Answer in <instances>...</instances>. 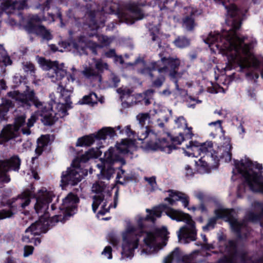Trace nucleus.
Listing matches in <instances>:
<instances>
[{
  "mask_svg": "<svg viewBox=\"0 0 263 263\" xmlns=\"http://www.w3.org/2000/svg\"><path fill=\"white\" fill-rule=\"evenodd\" d=\"M214 1L218 4H222L227 10L226 22L229 28H226V32L222 34L211 32L208 36H202L203 41L210 47L214 45L220 51L227 54L230 69L237 65L242 71L250 67L258 69L261 66L260 74L263 79V64H261L252 53V49L257 44L256 39L248 40V36L237 32L241 26L247 10L239 8L224 0Z\"/></svg>",
  "mask_w": 263,
  "mask_h": 263,
  "instance_id": "obj_1",
  "label": "nucleus"
},
{
  "mask_svg": "<svg viewBox=\"0 0 263 263\" xmlns=\"http://www.w3.org/2000/svg\"><path fill=\"white\" fill-rule=\"evenodd\" d=\"M168 231H123L121 234L111 231L107 241L114 247L119 246L122 237L121 259H132L139 245L143 248L141 253L155 254L166 245Z\"/></svg>",
  "mask_w": 263,
  "mask_h": 263,
  "instance_id": "obj_2",
  "label": "nucleus"
},
{
  "mask_svg": "<svg viewBox=\"0 0 263 263\" xmlns=\"http://www.w3.org/2000/svg\"><path fill=\"white\" fill-rule=\"evenodd\" d=\"M9 97L14 100L18 107L25 109H29L34 105L39 110L41 120L44 125L51 126L60 118H63L68 114L67 108H71V105H68L65 102L59 103L57 105L58 112L55 113L52 109L50 103L45 104L39 99L33 89L27 86L25 90L21 92L18 90L10 91L7 93Z\"/></svg>",
  "mask_w": 263,
  "mask_h": 263,
  "instance_id": "obj_3",
  "label": "nucleus"
},
{
  "mask_svg": "<svg viewBox=\"0 0 263 263\" xmlns=\"http://www.w3.org/2000/svg\"><path fill=\"white\" fill-rule=\"evenodd\" d=\"M165 210H167L166 215L172 219L186 223L187 227L183 226L179 230H196L195 223L190 215L169 208L167 205L164 203L154 206L152 209H146L147 215L145 216L137 215L135 218V226L129 220H126L125 230H167L166 227L160 228L156 224V219L161 217L162 212Z\"/></svg>",
  "mask_w": 263,
  "mask_h": 263,
  "instance_id": "obj_4",
  "label": "nucleus"
},
{
  "mask_svg": "<svg viewBox=\"0 0 263 263\" xmlns=\"http://www.w3.org/2000/svg\"><path fill=\"white\" fill-rule=\"evenodd\" d=\"M234 162L238 173L241 174L245 179V182L238 186V194L241 192V189L245 187V183L247 184L250 190L253 192L263 194V176L259 175L253 170L254 168L258 170H262V165L259 163L254 164L248 158H246L245 160L242 159L240 161L234 160ZM258 204L260 212L258 214L255 213L257 217L253 220V223H259L263 229V202L258 203Z\"/></svg>",
  "mask_w": 263,
  "mask_h": 263,
  "instance_id": "obj_5",
  "label": "nucleus"
},
{
  "mask_svg": "<svg viewBox=\"0 0 263 263\" xmlns=\"http://www.w3.org/2000/svg\"><path fill=\"white\" fill-rule=\"evenodd\" d=\"M40 64L44 70H48L47 75L49 78L59 81L57 92L60 94V97L63 99L64 102L67 105H70L72 104L70 101V95L72 91L71 87H69L68 83L70 81L69 78L73 82L74 78L71 74L67 75V70L64 68V63L59 64L58 62L51 61L41 58L40 60Z\"/></svg>",
  "mask_w": 263,
  "mask_h": 263,
  "instance_id": "obj_6",
  "label": "nucleus"
},
{
  "mask_svg": "<svg viewBox=\"0 0 263 263\" xmlns=\"http://www.w3.org/2000/svg\"><path fill=\"white\" fill-rule=\"evenodd\" d=\"M101 147V146L91 148L76 158L71 166L62 174L61 186L63 187L69 185H76L82 180L84 176L87 175V170L82 168L80 163H85L91 158L100 156L102 153L100 149Z\"/></svg>",
  "mask_w": 263,
  "mask_h": 263,
  "instance_id": "obj_7",
  "label": "nucleus"
},
{
  "mask_svg": "<svg viewBox=\"0 0 263 263\" xmlns=\"http://www.w3.org/2000/svg\"><path fill=\"white\" fill-rule=\"evenodd\" d=\"M234 209L218 208L214 210L215 216L210 218L205 226L203 227V230L214 228L218 219H222L229 222L232 230H241L247 228L250 222H253L257 216L252 212L248 213L243 219L239 220L234 216Z\"/></svg>",
  "mask_w": 263,
  "mask_h": 263,
  "instance_id": "obj_8",
  "label": "nucleus"
},
{
  "mask_svg": "<svg viewBox=\"0 0 263 263\" xmlns=\"http://www.w3.org/2000/svg\"><path fill=\"white\" fill-rule=\"evenodd\" d=\"M51 199L43 195L36 198L34 209L36 213L40 216V219L33 223L26 230H48L52 222L49 220V215L47 211Z\"/></svg>",
  "mask_w": 263,
  "mask_h": 263,
  "instance_id": "obj_9",
  "label": "nucleus"
},
{
  "mask_svg": "<svg viewBox=\"0 0 263 263\" xmlns=\"http://www.w3.org/2000/svg\"><path fill=\"white\" fill-rule=\"evenodd\" d=\"M213 143L211 141L201 143L198 151L199 155L203 154L202 158L207 157L211 158L215 163H217L220 158L224 159L225 161L229 162L231 161L232 159V153L231 152L232 148L230 140L228 139H224V142L222 145L219 147L217 152L213 151Z\"/></svg>",
  "mask_w": 263,
  "mask_h": 263,
  "instance_id": "obj_10",
  "label": "nucleus"
},
{
  "mask_svg": "<svg viewBox=\"0 0 263 263\" xmlns=\"http://www.w3.org/2000/svg\"><path fill=\"white\" fill-rule=\"evenodd\" d=\"M108 13L116 14L119 18L131 24L135 21L141 20L144 17L141 9L135 3L126 4L123 8H120L118 4H114L109 7Z\"/></svg>",
  "mask_w": 263,
  "mask_h": 263,
  "instance_id": "obj_11",
  "label": "nucleus"
},
{
  "mask_svg": "<svg viewBox=\"0 0 263 263\" xmlns=\"http://www.w3.org/2000/svg\"><path fill=\"white\" fill-rule=\"evenodd\" d=\"M100 160L103 165L101 172L104 178L110 179L115 173L116 169L121 170L122 174H125V172L122 167L126 164V161L117 157L113 149H108L105 152L104 157Z\"/></svg>",
  "mask_w": 263,
  "mask_h": 263,
  "instance_id": "obj_12",
  "label": "nucleus"
},
{
  "mask_svg": "<svg viewBox=\"0 0 263 263\" xmlns=\"http://www.w3.org/2000/svg\"><path fill=\"white\" fill-rule=\"evenodd\" d=\"M34 195L29 190H26L16 198H13L7 201V204L10 210H2L0 211V220L11 217L13 215L12 211H22L28 206L31 201V198Z\"/></svg>",
  "mask_w": 263,
  "mask_h": 263,
  "instance_id": "obj_13",
  "label": "nucleus"
},
{
  "mask_svg": "<svg viewBox=\"0 0 263 263\" xmlns=\"http://www.w3.org/2000/svg\"><path fill=\"white\" fill-rule=\"evenodd\" d=\"M119 130L120 134H123L124 130L121 129V126H117L115 128L110 127H104L99 130L97 133L85 136L78 139L76 143L77 146H88L92 144L95 141L105 140L107 136L110 138L116 135L115 129Z\"/></svg>",
  "mask_w": 263,
  "mask_h": 263,
  "instance_id": "obj_14",
  "label": "nucleus"
},
{
  "mask_svg": "<svg viewBox=\"0 0 263 263\" xmlns=\"http://www.w3.org/2000/svg\"><path fill=\"white\" fill-rule=\"evenodd\" d=\"M161 62L165 67L166 72L169 71V77L172 81L179 79L182 77V72H179L178 70L181 65L180 60L177 56H171L164 53H159Z\"/></svg>",
  "mask_w": 263,
  "mask_h": 263,
  "instance_id": "obj_15",
  "label": "nucleus"
},
{
  "mask_svg": "<svg viewBox=\"0 0 263 263\" xmlns=\"http://www.w3.org/2000/svg\"><path fill=\"white\" fill-rule=\"evenodd\" d=\"M79 201L78 197L72 193H69L63 199V203L60 209L63 211V216L58 215L57 217V221H61L64 222L70 217L75 213L77 210V203Z\"/></svg>",
  "mask_w": 263,
  "mask_h": 263,
  "instance_id": "obj_16",
  "label": "nucleus"
},
{
  "mask_svg": "<svg viewBox=\"0 0 263 263\" xmlns=\"http://www.w3.org/2000/svg\"><path fill=\"white\" fill-rule=\"evenodd\" d=\"M26 116L22 115L15 118L14 125H8L0 133V144L7 142L17 136L18 131L25 123Z\"/></svg>",
  "mask_w": 263,
  "mask_h": 263,
  "instance_id": "obj_17",
  "label": "nucleus"
},
{
  "mask_svg": "<svg viewBox=\"0 0 263 263\" xmlns=\"http://www.w3.org/2000/svg\"><path fill=\"white\" fill-rule=\"evenodd\" d=\"M21 159L17 156H14L6 161H0V180L8 183L10 181L9 176L7 172L10 170L18 171L21 165Z\"/></svg>",
  "mask_w": 263,
  "mask_h": 263,
  "instance_id": "obj_18",
  "label": "nucleus"
},
{
  "mask_svg": "<svg viewBox=\"0 0 263 263\" xmlns=\"http://www.w3.org/2000/svg\"><path fill=\"white\" fill-rule=\"evenodd\" d=\"M188 13L184 14L181 18V26L187 32H193L197 26L195 17L201 15L202 10L193 7H185Z\"/></svg>",
  "mask_w": 263,
  "mask_h": 263,
  "instance_id": "obj_19",
  "label": "nucleus"
},
{
  "mask_svg": "<svg viewBox=\"0 0 263 263\" xmlns=\"http://www.w3.org/2000/svg\"><path fill=\"white\" fill-rule=\"evenodd\" d=\"M95 68L97 71L94 69L87 68L83 71V73L86 78L96 84H98L101 83L102 73L104 70L108 69V65L107 63L103 62L101 60H99L95 63Z\"/></svg>",
  "mask_w": 263,
  "mask_h": 263,
  "instance_id": "obj_20",
  "label": "nucleus"
},
{
  "mask_svg": "<svg viewBox=\"0 0 263 263\" xmlns=\"http://www.w3.org/2000/svg\"><path fill=\"white\" fill-rule=\"evenodd\" d=\"M136 118L141 126L140 130L138 132L137 139L142 141L147 138L151 133H153L147 126H144L145 121L150 118V115L149 113H141L139 114Z\"/></svg>",
  "mask_w": 263,
  "mask_h": 263,
  "instance_id": "obj_21",
  "label": "nucleus"
},
{
  "mask_svg": "<svg viewBox=\"0 0 263 263\" xmlns=\"http://www.w3.org/2000/svg\"><path fill=\"white\" fill-rule=\"evenodd\" d=\"M167 192L169 193L168 197L165 198L164 201L168 202L170 205H173L176 201H181L185 208L188 206L189 198L187 195L173 190H169Z\"/></svg>",
  "mask_w": 263,
  "mask_h": 263,
  "instance_id": "obj_22",
  "label": "nucleus"
},
{
  "mask_svg": "<svg viewBox=\"0 0 263 263\" xmlns=\"http://www.w3.org/2000/svg\"><path fill=\"white\" fill-rule=\"evenodd\" d=\"M29 33H33L42 37L43 40L49 41L53 37L49 30H47L43 25H37L31 24L27 28Z\"/></svg>",
  "mask_w": 263,
  "mask_h": 263,
  "instance_id": "obj_23",
  "label": "nucleus"
},
{
  "mask_svg": "<svg viewBox=\"0 0 263 263\" xmlns=\"http://www.w3.org/2000/svg\"><path fill=\"white\" fill-rule=\"evenodd\" d=\"M174 261H176L178 263H194L191 255L181 256L178 248H176L169 255L164 258L163 263H172Z\"/></svg>",
  "mask_w": 263,
  "mask_h": 263,
  "instance_id": "obj_24",
  "label": "nucleus"
},
{
  "mask_svg": "<svg viewBox=\"0 0 263 263\" xmlns=\"http://www.w3.org/2000/svg\"><path fill=\"white\" fill-rule=\"evenodd\" d=\"M87 37L84 35L80 36L77 41H71L72 50L80 55L87 54L86 51V43Z\"/></svg>",
  "mask_w": 263,
  "mask_h": 263,
  "instance_id": "obj_25",
  "label": "nucleus"
},
{
  "mask_svg": "<svg viewBox=\"0 0 263 263\" xmlns=\"http://www.w3.org/2000/svg\"><path fill=\"white\" fill-rule=\"evenodd\" d=\"M131 144V141L129 139H122L120 143H117L116 147H111L108 149H113L117 157L120 159L125 160L122 154H126L129 152V146Z\"/></svg>",
  "mask_w": 263,
  "mask_h": 263,
  "instance_id": "obj_26",
  "label": "nucleus"
},
{
  "mask_svg": "<svg viewBox=\"0 0 263 263\" xmlns=\"http://www.w3.org/2000/svg\"><path fill=\"white\" fill-rule=\"evenodd\" d=\"M26 5V1L13 2L11 0H6L2 3V7L3 10L7 11L9 9H23Z\"/></svg>",
  "mask_w": 263,
  "mask_h": 263,
  "instance_id": "obj_27",
  "label": "nucleus"
},
{
  "mask_svg": "<svg viewBox=\"0 0 263 263\" xmlns=\"http://www.w3.org/2000/svg\"><path fill=\"white\" fill-rule=\"evenodd\" d=\"M197 231H177L179 241L182 243H188L196 240Z\"/></svg>",
  "mask_w": 263,
  "mask_h": 263,
  "instance_id": "obj_28",
  "label": "nucleus"
},
{
  "mask_svg": "<svg viewBox=\"0 0 263 263\" xmlns=\"http://www.w3.org/2000/svg\"><path fill=\"white\" fill-rule=\"evenodd\" d=\"M103 188L100 185L96 186V189L95 191L96 193H101L99 195H95L93 197V203L92 204V210L94 213H96L97 210L100 204V203L104 200V196L101 193L103 191Z\"/></svg>",
  "mask_w": 263,
  "mask_h": 263,
  "instance_id": "obj_29",
  "label": "nucleus"
},
{
  "mask_svg": "<svg viewBox=\"0 0 263 263\" xmlns=\"http://www.w3.org/2000/svg\"><path fill=\"white\" fill-rule=\"evenodd\" d=\"M98 99V96L94 92H90L88 95L84 96L83 98L79 101L80 104H88L93 106L97 104Z\"/></svg>",
  "mask_w": 263,
  "mask_h": 263,
  "instance_id": "obj_30",
  "label": "nucleus"
},
{
  "mask_svg": "<svg viewBox=\"0 0 263 263\" xmlns=\"http://www.w3.org/2000/svg\"><path fill=\"white\" fill-rule=\"evenodd\" d=\"M49 141V136L42 135L37 140V147L35 149V153L40 155L43 151V148L47 146Z\"/></svg>",
  "mask_w": 263,
  "mask_h": 263,
  "instance_id": "obj_31",
  "label": "nucleus"
},
{
  "mask_svg": "<svg viewBox=\"0 0 263 263\" xmlns=\"http://www.w3.org/2000/svg\"><path fill=\"white\" fill-rule=\"evenodd\" d=\"M173 43L177 47L183 48L190 45V40L185 36H178L174 40Z\"/></svg>",
  "mask_w": 263,
  "mask_h": 263,
  "instance_id": "obj_32",
  "label": "nucleus"
},
{
  "mask_svg": "<svg viewBox=\"0 0 263 263\" xmlns=\"http://www.w3.org/2000/svg\"><path fill=\"white\" fill-rule=\"evenodd\" d=\"M120 82V78L118 75L114 72H111L108 78L107 83L108 86L111 88H116Z\"/></svg>",
  "mask_w": 263,
  "mask_h": 263,
  "instance_id": "obj_33",
  "label": "nucleus"
},
{
  "mask_svg": "<svg viewBox=\"0 0 263 263\" xmlns=\"http://www.w3.org/2000/svg\"><path fill=\"white\" fill-rule=\"evenodd\" d=\"M165 81V76L160 74L156 78L153 79L151 80V86L152 87L159 88L163 85Z\"/></svg>",
  "mask_w": 263,
  "mask_h": 263,
  "instance_id": "obj_34",
  "label": "nucleus"
},
{
  "mask_svg": "<svg viewBox=\"0 0 263 263\" xmlns=\"http://www.w3.org/2000/svg\"><path fill=\"white\" fill-rule=\"evenodd\" d=\"M117 92L120 95V98L122 100L124 97L129 98L132 96V93L134 92V89L127 88V87H122L118 88Z\"/></svg>",
  "mask_w": 263,
  "mask_h": 263,
  "instance_id": "obj_35",
  "label": "nucleus"
},
{
  "mask_svg": "<svg viewBox=\"0 0 263 263\" xmlns=\"http://www.w3.org/2000/svg\"><path fill=\"white\" fill-rule=\"evenodd\" d=\"M86 45H87L86 49H89L92 52V53L95 55H97L98 54V49L101 48L102 47L101 45L88 39Z\"/></svg>",
  "mask_w": 263,
  "mask_h": 263,
  "instance_id": "obj_36",
  "label": "nucleus"
},
{
  "mask_svg": "<svg viewBox=\"0 0 263 263\" xmlns=\"http://www.w3.org/2000/svg\"><path fill=\"white\" fill-rule=\"evenodd\" d=\"M132 97H133V99L130 103L128 102H125L127 104L128 107L133 106L134 104H137L139 103H142L144 97V95L143 93H140L132 95Z\"/></svg>",
  "mask_w": 263,
  "mask_h": 263,
  "instance_id": "obj_37",
  "label": "nucleus"
},
{
  "mask_svg": "<svg viewBox=\"0 0 263 263\" xmlns=\"http://www.w3.org/2000/svg\"><path fill=\"white\" fill-rule=\"evenodd\" d=\"M161 60L158 61L152 62L149 64V68L151 70L156 71L158 70L159 73H161L163 72H166V67H161L160 63Z\"/></svg>",
  "mask_w": 263,
  "mask_h": 263,
  "instance_id": "obj_38",
  "label": "nucleus"
},
{
  "mask_svg": "<svg viewBox=\"0 0 263 263\" xmlns=\"http://www.w3.org/2000/svg\"><path fill=\"white\" fill-rule=\"evenodd\" d=\"M101 255L104 258L111 259L112 258V249L111 246H106L101 253Z\"/></svg>",
  "mask_w": 263,
  "mask_h": 263,
  "instance_id": "obj_39",
  "label": "nucleus"
},
{
  "mask_svg": "<svg viewBox=\"0 0 263 263\" xmlns=\"http://www.w3.org/2000/svg\"><path fill=\"white\" fill-rule=\"evenodd\" d=\"M26 232H27V231ZM30 232H31V235H32V240H33L32 243H33L34 245L37 246L41 242V238L34 237V236H41L42 234H45L47 231H40L39 232L34 231Z\"/></svg>",
  "mask_w": 263,
  "mask_h": 263,
  "instance_id": "obj_40",
  "label": "nucleus"
},
{
  "mask_svg": "<svg viewBox=\"0 0 263 263\" xmlns=\"http://www.w3.org/2000/svg\"><path fill=\"white\" fill-rule=\"evenodd\" d=\"M135 179V176L132 174H127L123 176V181L119 180L118 183L121 185H125L127 183L133 181Z\"/></svg>",
  "mask_w": 263,
  "mask_h": 263,
  "instance_id": "obj_41",
  "label": "nucleus"
},
{
  "mask_svg": "<svg viewBox=\"0 0 263 263\" xmlns=\"http://www.w3.org/2000/svg\"><path fill=\"white\" fill-rule=\"evenodd\" d=\"M23 68L25 72H30L31 74H33L35 72V67L33 64L31 63H23Z\"/></svg>",
  "mask_w": 263,
  "mask_h": 263,
  "instance_id": "obj_42",
  "label": "nucleus"
},
{
  "mask_svg": "<svg viewBox=\"0 0 263 263\" xmlns=\"http://www.w3.org/2000/svg\"><path fill=\"white\" fill-rule=\"evenodd\" d=\"M34 248L32 246L26 245L24 247L23 256L27 257L33 254Z\"/></svg>",
  "mask_w": 263,
  "mask_h": 263,
  "instance_id": "obj_43",
  "label": "nucleus"
},
{
  "mask_svg": "<svg viewBox=\"0 0 263 263\" xmlns=\"http://www.w3.org/2000/svg\"><path fill=\"white\" fill-rule=\"evenodd\" d=\"M201 143H199L196 141H190L189 144L186 145L187 148H192V150L194 152L198 151V149L201 145Z\"/></svg>",
  "mask_w": 263,
  "mask_h": 263,
  "instance_id": "obj_44",
  "label": "nucleus"
},
{
  "mask_svg": "<svg viewBox=\"0 0 263 263\" xmlns=\"http://www.w3.org/2000/svg\"><path fill=\"white\" fill-rule=\"evenodd\" d=\"M126 135L129 137H132L133 138H135L136 137H137L138 136V133H136L135 131L133 130L130 128V126L128 125L125 127V130H124Z\"/></svg>",
  "mask_w": 263,
  "mask_h": 263,
  "instance_id": "obj_45",
  "label": "nucleus"
},
{
  "mask_svg": "<svg viewBox=\"0 0 263 263\" xmlns=\"http://www.w3.org/2000/svg\"><path fill=\"white\" fill-rule=\"evenodd\" d=\"M172 140L173 143L177 144H180L181 142L184 140V135L182 133H180L179 136L173 138Z\"/></svg>",
  "mask_w": 263,
  "mask_h": 263,
  "instance_id": "obj_46",
  "label": "nucleus"
},
{
  "mask_svg": "<svg viewBox=\"0 0 263 263\" xmlns=\"http://www.w3.org/2000/svg\"><path fill=\"white\" fill-rule=\"evenodd\" d=\"M116 54V50L115 49H110L105 51L104 53V57L107 58H114Z\"/></svg>",
  "mask_w": 263,
  "mask_h": 263,
  "instance_id": "obj_47",
  "label": "nucleus"
},
{
  "mask_svg": "<svg viewBox=\"0 0 263 263\" xmlns=\"http://www.w3.org/2000/svg\"><path fill=\"white\" fill-rule=\"evenodd\" d=\"M86 2H91L90 4H87L86 7L87 9H90L91 11L95 10V6H96V0H83Z\"/></svg>",
  "mask_w": 263,
  "mask_h": 263,
  "instance_id": "obj_48",
  "label": "nucleus"
},
{
  "mask_svg": "<svg viewBox=\"0 0 263 263\" xmlns=\"http://www.w3.org/2000/svg\"><path fill=\"white\" fill-rule=\"evenodd\" d=\"M175 84L176 89L179 92L180 95L182 96H186L187 95V91L184 89L180 88L178 85V79L173 80Z\"/></svg>",
  "mask_w": 263,
  "mask_h": 263,
  "instance_id": "obj_49",
  "label": "nucleus"
},
{
  "mask_svg": "<svg viewBox=\"0 0 263 263\" xmlns=\"http://www.w3.org/2000/svg\"><path fill=\"white\" fill-rule=\"evenodd\" d=\"M106 202H104L103 205L101 207V209L99 211L98 214L101 215H104L106 212H108L109 210L111 204L107 208H106Z\"/></svg>",
  "mask_w": 263,
  "mask_h": 263,
  "instance_id": "obj_50",
  "label": "nucleus"
},
{
  "mask_svg": "<svg viewBox=\"0 0 263 263\" xmlns=\"http://www.w3.org/2000/svg\"><path fill=\"white\" fill-rule=\"evenodd\" d=\"M114 62L116 64L119 63L120 65H122L124 63V61L122 56L121 55H118L117 54L114 58Z\"/></svg>",
  "mask_w": 263,
  "mask_h": 263,
  "instance_id": "obj_51",
  "label": "nucleus"
},
{
  "mask_svg": "<svg viewBox=\"0 0 263 263\" xmlns=\"http://www.w3.org/2000/svg\"><path fill=\"white\" fill-rule=\"evenodd\" d=\"M134 64L135 66L139 64H141L142 66H146V63L144 60V58L139 56L134 61Z\"/></svg>",
  "mask_w": 263,
  "mask_h": 263,
  "instance_id": "obj_52",
  "label": "nucleus"
},
{
  "mask_svg": "<svg viewBox=\"0 0 263 263\" xmlns=\"http://www.w3.org/2000/svg\"><path fill=\"white\" fill-rule=\"evenodd\" d=\"M175 123L178 125V127L181 126L183 124H184L186 126H187L186 121L182 116H180L175 120Z\"/></svg>",
  "mask_w": 263,
  "mask_h": 263,
  "instance_id": "obj_53",
  "label": "nucleus"
},
{
  "mask_svg": "<svg viewBox=\"0 0 263 263\" xmlns=\"http://www.w3.org/2000/svg\"><path fill=\"white\" fill-rule=\"evenodd\" d=\"M61 46L65 49H67L68 50H72V45H71V41H63L60 44Z\"/></svg>",
  "mask_w": 263,
  "mask_h": 263,
  "instance_id": "obj_54",
  "label": "nucleus"
},
{
  "mask_svg": "<svg viewBox=\"0 0 263 263\" xmlns=\"http://www.w3.org/2000/svg\"><path fill=\"white\" fill-rule=\"evenodd\" d=\"M186 128H187V132L186 133L185 135H184V140L191 139L193 136V134L192 132V128L191 127L188 128L187 127H186Z\"/></svg>",
  "mask_w": 263,
  "mask_h": 263,
  "instance_id": "obj_55",
  "label": "nucleus"
},
{
  "mask_svg": "<svg viewBox=\"0 0 263 263\" xmlns=\"http://www.w3.org/2000/svg\"><path fill=\"white\" fill-rule=\"evenodd\" d=\"M151 35L152 37V40L153 41H157L158 45L159 47H161V41L158 36L156 35L153 32H151Z\"/></svg>",
  "mask_w": 263,
  "mask_h": 263,
  "instance_id": "obj_56",
  "label": "nucleus"
},
{
  "mask_svg": "<svg viewBox=\"0 0 263 263\" xmlns=\"http://www.w3.org/2000/svg\"><path fill=\"white\" fill-rule=\"evenodd\" d=\"M185 170L186 171V177H192L193 176L194 173L193 172V170L192 169L190 165H187L185 167Z\"/></svg>",
  "mask_w": 263,
  "mask_h": 263,
  "instance_id": "obj_57",
  "label": "nucleus"
},
{
  "mask_svg": "<svg viewBox=\"0 0 263 263\" xmlns=\"http://www.w3.org/2000/svg\"><path fill=\"white\" fill-rule=\"evenodd\" d=\"M155 92V90L153 89H149L145 91L143 93L144 96H146L147 97L152 99Z\"/></svg>",
  "mask_w": 263,
  "mask_h": 263,
  "instance_id": "obj_58",
  "label": "nucleus"
},
{
  "mask_svg": "<svg viewBox=\"0 0 263 263\" xmlns=\"http://www.w3.org/2000/svg\"><path fill=\"white\" fill-rule=\"evenodd\" d=\"M151 70L149 67H146L143 68H141L138 70V72L141 74L147 76L148 72Z\"/></svg>",
  "mask_w": 263,
  "mask_h": 263,
  "instance_id": "obj_59",
  "label": "nucleus"
},
{
  "mask_svg": "<svg viewBox=\"0 0 263 263\" xmlns=\"http://www.w3.org/2000/svg\"><path fill=\"white\" fill-rule=\"evenodd\" d=\"M177 148V147L173 145H167L166 147L163 148V151H166L167 153L170 154L173 149H175Z\"/></svg>",
  "mask_w": 263,
  "mask_h": 263,
  "instance_id": "obj_60",
  "label": "nucleus"
},
{
  "mask_svg": "<svg viewBox=\"0 0 263 263\" xmlns=\"http://www.w3.org/2000/svg\"><path fill=\"white\" fill-rule=\"evenodd\" d=\"M145 180L152 187H154L155 185L156 184V178L155 177L145 178Z\"/></svg>",
  "mask_w": 263,
  "mask_h": 263,
  "instance_id": "obj_61",
  "label": "nucleus"
},
{
  "mask_svg": "<svg viewBox=\"0 0 263 263\" xmlns=\"http://www.w3.org/2000/svg\"><path fill=\"white\" fill-rule=\"evenodd\" d=\"M41 263H51V260L49 256L48 255H44L42 256L40 258Z\"/></svg>",
  "mask_w": 263,
  "mask_h": 263,
  "instance_id": "obj_62",
  "label": "nucleus"
},
{
  "mask_svg": "<svg viewBox=\"0 0 263 263\" xmlns=\"http://www.w3.org/2000/svg\"><path fill=\"white\" fill-rule=\"evenodd\" d=\"M246 77L249 79H257L259 77V75L258 73L253 74V73L252 72H247L246 73Z\"/></svg>",
  "mask_w": 263,
  "mask_h": 263,
  "instance_id": "obj_63",
  "label": "nucleus"
},
{
  "mask_svg": "<svg viewBox=\"0 0 263 263\" xmlns=\"http://www.w3.org/2000/svg\"><path fill=\"white\" fill-rule=\"evenodd\" d=\"M35 122V117L33 116H31V117L28 119V122L27 123V126L28 128L32 127L34 123Z\"/></svg>",
  "mask_w": 263,
  "mask_h": 263,
  "instance_id": "obj_64",
  "label": "nucleus"
}]
</instances>
